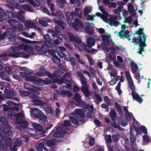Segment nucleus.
Instances as JSON below:
<instances>
[{"label":"nucleus","instance_id":"24","mask_svg":"<svg viewBox=\"0 0 151 151\" xmlns=\"http://www.w3.org/2000/svg\"><path fill=\"white\" fill-rule=\"evenodd\" d=\"M38 118L39 119V121L41 123H43L47 121V117L45 115L42 114V113Z\"/></svg>","mask_w":151,"mask_h":151},{"label":"nucleus","instance_id":"61","mask_svg":"<svg viewBox=\"0 0 151 151\" xmlns=\"http://www.w3.org/2000/svg\"><path fill=\"white\" fill-rule=\"evenodd\" d=\"M85 31L88 34L91 35L93 33V30L90 28L86 27L85 28Z\"/></svg>","mask_w":151,"mask_h":151},{"label":"nucleus","instance_id":"12","mask_svg":"<svg viewBox=\"0 0 151 151\" xmlns=\"http://www.w3.org/2000/svg\"><path fill=\"white\" fill-rule=\"evenodd\" d=\"M39 22L44 26H47L48 25L47 22H51L52 20L45 17H43L42 19H39Z\"/></svg>","mask_w":151,"mask_h":151},{"label":"nucleus","instance_id":"44","mask_svg":"<svg viewBox=\"0 0 151 151\" xmlns=\"http://www.w3.org/2000/svg\"><path fill=\"white\" fill-rule=\"evenodd\" d=\"M104 101L109 106L113 105V101L112 100L110 99L107 96H105L104 97Z\"/></svg>","mask_w":151,"mask_h":151},{"label":"nucleus","instance_id":"20","mask_svg":"<svg viewBox=\"0 0 151 151\" xmlns=\"http://www.w3.org/2000/svg\"><path fill=\"white\" fill-rule=\"evenodd\" d=\"M55 139H53L51 141H49L47 139L44 140L43 141V143L45 145L48 147H51L54 145L55 144L54 142Z\"/></svg>","mask_w":151,"mask_h":151},{"label":"nucleus","instance_id":"8","mask_svg":"<svg viewBox=\"0 0 151 151\" xmlns=\"http://www.w3.org/2000/svg\"><path fill=\"white\" fill-rule=\"evenodd\" d=\"M73 27L76 31L80 32L82 28L84 27L82 22L78 19H75V22L72 24Z\"/></svg>","mask_w":151,"mask_h":151},{"label":"nucleus","instance_id":"26","mask_svg":"<svg viewBox=\"0 0 151 151\" xmlns=\"http://www.w3.org/2000/svg\"><path fill=\"white\" fill-rule=\"evenodd\" d=\"M20 34L22 35L25 37H29L30 38H33L35 35V33L34 32H32L31 34H30V33L25 32H22Z\"/></svg>","mask_w":151,"mask_h":151},{"label":"nucleus","instance_id":"59","mask_svg":"<svg viewBox=\"0 0 151 151\" xmlns=\"http://www.w3.org/2000/svg\"><path fill=\"white\" fill-rule=\"evenodd\" d=\"M63 73V72L60 70H55L54 72V74L55 75V76H60Z\"/></svg>","mask_w":151,"mask_h":151},{"label":"nucleus","instance_id":"45","mask_svg":"<svg viewBox=\"0 0 151 151\" xmlns=\"http://www.w3.org/2000/svg\"><path fill=\"white\" fill-rule=\"evenodd\" d=\"M45 112L48 117L50 116L52 114V109L49 107H47L46 108Z\"/></svg>","mask_w":151,"mask_h":151},{"label":"nucleus","instance_id":"55","mask_svg":"<svg viewBox=\"0 0 151 151\" xmlns=\"http://www.w3.org/2000/svg\"><path fill=\"white\" fill-rule=\"evenodd\" d=\"M83 107L85 108H86L90 111H92L93 109V105H88V104L85 102H83Z\"/></svg>","mask_w":151,"mask_h":151},{"label":"nucleus","instance_id":"47","mask_svg":"<svg viewBox=\"0 0 151 151\" xmlns=\"http://www.w3.org/2000/svg\"><path fill=\"white\" fill-rule=\"evenodd\" d=\"M99 9L100 10L103 14L106 16L108 15V13L106 12L105 9H104L103 7L102 6H99Z\"/></svg>","mask_w":151,"mask_h":151},{"label":"nucleus","instance_id":"10","mask_svg":"<svg viewBox=\"0 0 151 151\" xmlns=\"http://www.w3.org/2000/svg\"><path fill=\"white\" fill-rule=\"evenodd\" d=\"M24 24L25 27L27 29H37L39 30L41 29L39 27L37 28L35 23L32 21L31 20H26L24 22Z\"/></svg>","mask_w":151,"mask_h":151},{"label":"nucleus","instance_id":"19","mask_svg":"<svg viewBox=\"0 0 151 151\" xmlns=\"http://www.w3.org/2000/svg\"><path fill=\"white\" fill-rule=\"evenodd\" d=\"M92 7L91 6H86L83 9V13L85 17L92 11Z\"/></svg>","mask_w":151,"mask_h":151},{"label":"nucleus","instance_id":"39","mask_svg":"<svg viewBox=\"0 0 151 151\" xmlns=\"http://www.w3.org/2000/svg\"><path fill=\"white\" fill-rule=\"evenodd\" d=\"M133 20L132 17V16H129L125 18L124 21V23H127L129 24L132 23Z\"/></svg>","mask_w":151,"mask_h":151},{"label":"nucleus","instance_id":"9","mask_svg":"<svg viewBox=\"0 0 151 151\" xmlns=\"http://www.w3.org/2000/svg\"><path fill=\"white\" fill-rule=\"evenodd\" d=\"M130 65L132 73L134 75L137 73L139 75V72L142 68V67H138V65L133 60L131 63Z\"/></svg>","mask_w":151,"mask_h":151},{"label":"nucleus","instance_id":"54","mask_svg":"<svg viewBox=\"0 0 151 151\" xmlns=\"http://www.w3.org/2000/svg\"><path fill=\"white\" fill-rule=\"evenodd\" d=\"M116 50L118 51H124L125 50V47L121 45H116Z\"/></svg>","mask_w":151,"mask_h":151},{"label":"nucleus","instance_id":"15","mask_svg":"<svg viewBox=\"0 0 151 151\" xmlns=\"http://www.w3.org/2000/svg\"><path fill=\"white\" fill-rule=\"evenodd\" d=\"M24 87L26 89L30 91L38 90L40 91L41 89L40 88H37L34 86L28 83H26L24 84Z\"/></svg>","mask_w":151,"mask_h":151},{"label":"nucleus","instance_id":"33","mask_svg":"<svg viewBox=\"0 0 151 151\" xmlns=\"http://www.w3.org/2000/svg\"><path fill=\"white\" fill-rule=\"evenodd\" d=\"M114 106L117 111L121 115H123L122 109L120 105L118 103L116 102L114 104Z\"/></svg>","mask_w":151,"mask_h":151},{"label":"nucleus","instance_id":"31","mask_svg":"<svg viewBox=\"0 0 151 151\" xmlns=\"http://www.w3.org/2000/svg\"><path fill=\"white\" fill-rule=\"evenodd\" d=\"M95 15V16L100 17V18L104 21L105 22H106V21L108 20V18L106 16L103 15L99 12H97L96 13Z\"/></svg>","mask_w":151,"mask_h":151},{"label":"nucleus","instance_id":"16","mask_svg":"<svg viewBox=\"0 0 151 151\" xmlns=\"http://www.w3.org/2000/svg\"><path fill=\"white\" fill-rule=\"evenodd\" d=\"M127 8L128 11L130 13L131 15L133 16H135L136 14L133 6L130 4H128L127 5Z\"/></svg>","mask_w":151,"mask_h":151},{"label":"nucleus","instance_id":"57","mask_svg":"<svg viewBox=\"0 0 151 151\" xmlns=\"http://www.w3.org/2000/svg\"><path fill=\"white\" fill-rule=\"evenodd\" d=\"M92 86L94 91L96 92H97L98 91L99 89L95 82H92Z\"/></svg>","mask_w":151,"mask_h":151},{"label":"nucleus","instance_id":"40","mask_svg":"<svg viewBox=\"0 0 151 151\" xmlns=\"http://www.w3.org/2000/svg\"><path fill=\"white\" fill-rule=\"evenodd\" d=\"M27 1L32 5L35 6H39V4L38 1L39 0H27Z\"/></svg>","mask_w":151,"mask_h":151},{"label":"nucleus","instance_id":"46","mask_svg":"<svg viewBox=\"0 0 151 151\" xmlns=\"http://www.w3.org/2000/svg\"><path fill=\"white\" fill-rule=\"evenodd\" d=\"M24 12H20V13L17 17V19L21 21L22 22H24L25 21L24 17L23 15L20 14H23L24 13Z\"/></svg>","mask_w":151,"mask_h":151},{"label":"nucleus","instance_id":"30","mask_svg":"<svg viewBox=\"0 0 151 151\" xmlns=\"http://www.w3.org/2000/svg\"><path fill=\"white\" fill-rule=\"evenodd\" d=\"M113 121H115L116 118V114L114 109H111L109 114Z\"/></svg>","mask_w":151,"mask_h":151},{"label":"nucleus","instance_id":"17","mask_svg":"<svg viewBox=\"0 0 151 151\" xmlns=\"http://www.w3.org/2000/svg\"><path fill=\"white\" fill-rule=\"evenodd\" d=\"M32 101L34 102V104L36 105H40L42 103V101L40 100V98L38 96H34L32 98Z\"/></svg>","mask_w":151,"mask_h":151},{"label":"nucleus","instance_id":"48","mask_svg":"<svg viewBox=\"0 0 151 151\" xmlns=\"http://www.w3.org/2000/svg\"><path fill=\"white\" fill-rule=\"evenodd\" d=\"M54 20L55 22L57 24H58L60 27L63 29L65 28V24L63 22L55 19Z\"/></svg>","mask_w":151,"mask_h":151},{"label":"nucleus","instance_id":"27","mask_svg":"<svg viewBox=\"0 0 151 151\" xmlns=\"http://www.w3.org/2000/svg\"><path fill=\"white\" fill-rule=\"evenodd\" d=\"M81 90L86 96L88 97L90 95V92L88 89V86H82Z\"/></svg>","mask_w":151,"mask_h":151},{"label":"nucleus","instance_id":"43","mask_svg":"<svg viewBox=\"0 0 151 151\" xmlns=\"http://www.w3.org/2000/svg\"><path fill=\"white\" fill-rule=\"evenodd\" d=\"M43 144L42 143H38L36 145L35 147L38 151H42L43 148Z\"/></svg>","mask_w":151,"mask_h":151},{"label":"nucleus","instance_id":"7","mask_svg":"<svg viewBox=\"0 0 151 151\" xmlns=\"http://www.w3.org/2000/svg\"><path fill=\"white\" fill-rule=\"evenodd\" d=\"M17 117L16 121L17 123L20 124V126L24 128L26 127L28 124L27 122L26 121H22L24 118V116L23 112L22 111L16 114Z\"/></svg>","mask_w":151,"mask_h":151},{"label":"nucleus","instance_id":"63","mask_svg":"<svg viewBox=\"0 0 151 151\" xmlns=\"http://www.w3.org/2000/svg\"><path fill=\"white\" fill-rule=\"evenodd\" d=\"M57 1L58 6L61 8L63 7V4L66 3H64L63 1V0H57Z\"/></svg>","mask_w":151,"mask_h":151},{"label":"nucleus","instance_id":"35","mask_svg":"<svg viewBox=\"0 0 151 151\" xmlns=\"http://www.w3.org/2000/svg\"><path fill=\"white\" fill-rule=\"evenodd\" d=\"M32 126L38 131L40 132L42 131L43 129V128L41 125L38 124L33 123H32Z\"/></svg>","mask_w":151,"mask_h":151},{"label":"nucleus","instance_id":"23","mask_svg":"<svg viewBox=\"0 0 151 151\" xmlns=\"http://www.w3.org/2000/svg\"><path fill=\"white\" fill-rule=\"evenodd\" d=\"M68 35L70 40L71 42H74L76 41L79 43H80L81 42V40H78L77 41V38L75 36L71 33H68Z\"/></svg>","mask_w":151,"mask_h":151},{"label":"nucleus","instance_id":"50","mask_svg":"<svg viewBox=\"0 0 151 151\" xmlns=\"http://www.w3.org/2000/svg\"><path fill=\"white\" fill-rule=\"evenodd\" d=\"M75 9L76 13L78 17L80 19L81 18L82 15L81 14V11L78 8H76Z\"/></svg>","mask_w":151,"mask_h":151},{"label":"nucleus","instance_id":"34","mask_svg":"<svg viewBox=\"0 0 151 151\" xmlns=\"http://www.w3.org/2000/svg\"><path fill=\"white\" fill-rule=\"evenodd\" d=\"M22 41H23L26 43L28 44H39L41 42L40 41H31L29 40H27L25 38H23L22 39Z\"/></svg>","mask_w":151,"mask_h":151},{"label":"nucleus","instance_id":"18","mask_svg":"<svg viewBox=\"0 0 151 151\" xmlns=\"http://www.w3.org/2000/svg\"><path fill=\"white\" fill-rule=\"evenodd\" d=\"M85 111L83 109H76L75 110L73 113L75 114L78 115L80 117H84L85 115L84 114Z\"/></svg>","mask_w":151,"mask_h":151},{"label":"nucleus","instance_id":"51","mask_svg":"<svg viewBox=\"0 0 151 151\" xmlns=\"http://www.w3.org/2000/svg\"><path fill=\"white\" fill-rule=\"evenodd\" d=\"M109 58L112 60H114L116 58L115 53L110 52L109 55Z\"/></svg>","mask_w":151,"mask_h":151},{"label":"nucleus","instance_id":"36","mask_svg":"<svg viewBox=\"0 0 151 151\" xmlns=\"http://www.w3.org/2000/svg\"><path fill=\"white\" fill-rule=\"evenodd\" d=\"M86 19L87 20V21L88 22V23H90L91 24H93V25H94V24L91 22L90 23V22H89V21L90 20H91L92 21H93L94 20V18L95 17V15H91L90 14H89L88 15H87V16H86Z\"/></svg>","mask_w":151,"mask_h":151},{"label":"nucleus","instance_id":"25","mask_svg":"<svg viewBox=\"0 0 151 151\" xmlns=\"http://www.w3.org/2000/svg\"><path fill=\"white\" fill-rule=\"evenodd\" d=\"M51 54L52 56L51 58V60L52 61L56 63H58L60 61V59L54 53H52Z\"/></svg>","mask_w":151,"mask_h":151},{"label":"nucleus","instance_id":"49","mask_svg":"<svg viewBox=\"0 0 151 151\" xmlns=\"http://www.w3.org/2000/svg\"><path fill=\"white\" fill-rule=\"evenodd\" d=\"M16 94L14 90H11L9 91L7 98L8 99H11L13 96H15Z\"/></svg>","mask_w":151,"mask_h":151},{"label":"nucleus","instance_id":"52","mask_svg":"<svg viewBox=\"0 0 151 151\" xmlns=\"http://www.w3.org/2000/svg\"><path fill=\"white\" fill-rule=\"evenodd\" d=\"M70 121L75 124H78V119L77 120L75 118L72 116H70L69 118Z\"/></svg>","mask_w":151,"mask_h":151},{"label":"nucleus","instance_id":"6","mask_svg":"<svg viewBox=\"0 0 151 151\" xmlns=\"http://www.w3.org/2000/svg\"><path fill=\"white\" fill-rule=\"evenodd\" d=\"M46 80H43L41 78H39L37 80L34 78H29L28 80L32 82V83L36 84L42 85L44 84L45 85H48L51 83V81L50 80H47L46 78Z\"/></svg>","mask_w":151,"mask_h":151},{"label":"nucleus","instance_id":"11","mask_svg":"<svg viewBox=\"0 0 151 151\" xmlns=\"http://www.w3.org/2000/svg\"><path fill=\"white\" fill-rule=\"evenodd\" d=\"M102 40L104 43L106 45H108L109 42V40L111 38V36L110 34L108 33H105L101 36Z\"/></svg>","mask_w":151,"mask_h":151},{"label":"nucleus","instance_id":"56","mask_svg":"<svg viewBox=\"0 0 151 151\" xmlns=\"http://www.w3.org/2000/svg\"><path fill=\"white\" fill-rule=\"evenodd\" d=\"M121 83L119 82L116 88V90L117 91L119 94L120 95L122 93V91L120 89Z\"/></svg>","mask_w":151,"mask_h":151},{"label":"nucleus","instance_id":"2","mask_svg":"<svg viewBox=\"0 0 151 151\" xmlns=\"http://www.w3.org/2000/svg\"><path fill=\"white\" fill-rule=\"evenodd\" d=\"M125 74L127 79L129 83L128 87L132 91V95L133 99L140 103L142 102L143 99L142 98L139 96L136 92L133 91L135 89V86L134 84L133 81L132 80L129 72L127 71L125 72Z\"/></svg>","mask_w":151,"mask_h":151},{"label":"nucleus","instance_id":"1","mask_svg":"<svg viewBox=\"0 0 151 151\" xmlns=\"http://www.w3.org/2000/svg\"><path fill=\"white\" fill-rule=\"evenodd\" d=\"M135 34H133L134 36L132 40V42L136 43V44H139V48L137 51V53L142 54L143 52H144L145 50L144 49L145 47L146 46L145 41L147 36L143 32V30L140 28L139 30L135 31Z\"/></svg>","mask_w":151,"mask_h":151},{"label":"nucleus","instance_id":"4","mask_svg":"<svg viewBox=\"0 0 151 151\" xmlns=\"http://www.w3.org/2000/svg\"><path fill=\"white\" fill-rule=\"evenodd\" d=\"M16 31L11 28H8L6 32L3 34L2 35H0V39H3L7 37L9 39L14 40V36L16 34Z\"/></svg>","mask_w":151,"mask_h":151},{"label":"nucleus","instance_id":"58","mask_svg":"<svg viewBox=\"0 0 151 151\" xmlns=\"http://www.w3.org/2000/svg\"><path fill=\"white\" fill-rule=\"evenodd\" d=\"M48 5L50 6L51 11L52 12H52L54 10V5L51 3L50 0H47Z\"/></svg>","mask_w":151,"mask_h":151},{"label":"nucleus","instance_id":"32","mask_svg":"<svg viewBox=\"0 0 151 151\" xmlns=\"http://www.w3.org/2000/svg\"><path fill=\"white\" fill-rule=\"evenodd\" d=\"M58 54L61 58L64 57L65 59L67 61H69L71 59L67 51H65V53L63 54V55H60V54L58 53Z\"/></svg>","mask_w":151,"mask_h":151},{"label":"nucleus","instance_id":"38","mask_svg":"<svg viewBox=\"0 0 151 151\" xmlns=\"http://www.w3.org/2000/svg\"><path fill=\"white\" fill-rule=\"evenodd\" d=\"M70 77V74L69 73H67L64 75L61 80V81L62 83L64 82V81L67 80V79L69 78Z\"/></svg>","mask_w":151,"mask_h":151},{"label":"nucleus","instance_id":"3","mask_svg":"<svg viewBox=\"0 0 151 151\" xmlns=\"http://www.w3.org/2000/svg\"><path fill=\"white\" fill-rule=\"evenodd\" d=\"M109 19L106 21L107 23L111 26H115L116 27L121 25V22L116 20L117 19L118 16L114 14H109Z\"/></svg>","mask_w":151,"mask_h":151},{"label":"nucleus","instance_id":"13","mask_svg":"<svg viewBox=\"0 0 151 151\" xmlns=\"http://www.w3.org/2000/svg\"><path fill=\"white\" fill-rule=\"evenodd\" d=\"M17 47L19 50L22 49L26 50L27 48H30V52L32 53H33V48L32 47L29 46L27 45L21 44L19 45Z\"/></svg>","mask_w":151,"mask_h":151},{"label":"nucleus","instance_id":"62","mask_svg":"<svg viewBox=\"0 0 151 151\" xmlns=\"http://www.w3.org/2000/svg\"><path fill=\"white\" fill-rule=\"evenodd\" d=\"M112 138L114 142H116L118 141L120 138L119 135L117 134L115 135H114L112 136Z\"/></svg>","mask_w":151,"mask_h":151},{"label":"nucleus","instance_id":"14","mask_svg":"<svg viewBox=\"0 0 151 151\" xmlns=\"http://www.w3.org/2000/svg\"><path fill=\"white\" fill-rule=\"evenodd\" d=\"M31 113L33 116L38 118L41 113L40 111L38 109L35 108L31 110Z\"/></svg>","mask_w":151,"mask_h":151},{"label":"nucleus","instance_id":"64","mask_svg":"<svg viewBox=\"0 0 151 151\" xmlns=\"http://www.w3.org/2000/svg\"><path fill=\"white\" fill-rule=\"evenodd\" d=\"M81 83L83 85L82 86H88V85L87 83L86 80L85 78L81 80Z\"/></svg>","mask_w":151,"mask_h":151},{"label":"nucleus","instance_id":"28","mask_svg":"<svg viewBox=\"0 0 151 151\" xmlns=\"http://www.w3.org/2000/svg\"><path fill=\"white\" fill-rule=\"evenodd\" d=\"M22 7L24 10L29 12H32L33 9L31 6L29 4H23L22 5Z\"/></svg>","mask_w":151,"mask_h":151},{"label":"nucleus","instance_id":"42","mask_svg":"<svg viewBox=\"0 0 151 151\" xmlns=\"http://www.w3.org/2000/svg\"><path fill=\"white\" fill-rule=\"evenodd\" d=\"M85 50L88 52L90 53H93L94 54L97 52V50L94 49H91V47L87 48L86 47H85Z\"/></svg>","mask_w":151,"mask_h":151},{"label":"nucleus","instance_id":"60","mask_svg":"<svg viewBox=\"0 0 151 151\" xmlns=\"http://www.w3.org/2000/svg\"><path fill=\"white\" fill-rule=\"evenodd\" d=\"M5 15V12L0 8V22L2 21L3 17Z\"/></svg>","mask_w":151,"mask_h":151},{"label":"nucleus","instance_id":"37","mask_svg":"<svg viewBox=\"0 0 151 151\" xmlns=\"http://www.w3.org/2000/svg\"><path fill=\"white\" fill-rule=\"evenodd\" d=\"M45 46L43 45H42L41 47L40 48L39 46L35 45V49L39 53L41 54L45 52L42 49Z\"/></svg>","mask_w":151,"mask_h":151},{"label":"nucleus","instance_id":"29","mask_svg":"<svg viewBox=\"0 0 151 151\" xmlns=\"http://www.w3.org/2000/svg\"><path fill=\"white\" fill-rule=\"evenodd\" d=\"M26 131L28 134H30L31 136L35 135L37 134L36 130L34 129L27 128L26 129Z\"/></svg>","mask_w":151,"mask_h":151},{"label":"nucleus","instance_id":"53","mask_svg":"<svg viewBox=\"0 0 151 151\" xmlns=\"http://www.w3.org/2000/svg\"><path fill=\"white\" fill-rule=\"evenodd\" d=\"M65 133H63V132H60L59 133H54L53 134V136L54 137H62L64 136V134Z\"/></svg>","mask_w":151,"mask_h":151},{"label":"nucleus","instance_id":"22","mask_svg":"<svg viewBox=\"0 0 151 151\" xmlns=\"http://www.w3.org/2000/svg\"><path fill=\"white\" fill-rule=\"evenodd\" d=\"M95 41L94 39L91 37H88L87 40V44L90 47H93L95 44Z\"/></svg>","mask_w":151,"mask_h":151},{"label":"nucleus","instance_id":"21","mask_svg":"<svg viewBox=\"0 0 151 151\" xmlns=\"http://www.w3.org/2000/svg\"><path fill=\"white\" fill-rule=\"evenodd\" d=\"M67 21L70 24V21L72 20L76 16L75 13L74 12H71L70 13H67L66 14Z\"/></svg>","mask_w":151,"mask_h":151},{"label":"nucleus","instance_id":"41","mask_svg":"<svg viewBox=\"0 0 151 151\" xmlns=\"http://www.w3.org/2000/svg\"><path fill=\"white\" fill-rule=\"evenodd\" d=\"M117 36L119 37L120 39H124L126 37L125 32L123 31H120L117 34Z\"/></svg>","mask_w":151,"mask_h":151},{"label":"nucleus","instance_id":"5","mask_svg":"<svg viewBox=\"0 0 151 151\" xmlns=\"http://www.w3.org/2000/svg\"><path fill=\"white\" fill-rule=\"evenodd\" d=\"M8 22L10 26L13 28L20 31L24 30V26L22 24L17 20L12 19L9 20Z\"/></svg>","mask_w":151,"mask_h":151}]
</instances>
